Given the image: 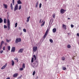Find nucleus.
Segmentation results:
<instances>
[{
  "label": "nucleus",
  "instance_id": "nucleus-1",
  "mask_svg": "<svg viewBox=\"0 0 79 79\" xmlns=\"http://www.w3.org/2000/svg\"><path fill=\"white\" fill-rule=\"evenodd\" d=\"M33 64H34V66L35 67L38 66H39V62L38 61V60H36L33 63Z\"/></svg>",
  "mask_w": 79,
  "mask_h": 79
},
{
  "label": "nucleus",
  "instance_id": "nucleus-2",
  "mask_svg": "<svg viewBox=\"0 0 79 79\" xmlns=\"http://www.w3.org/2000/svg\"><path fill=\"white\" fill-rule=\"evenodd\" d=\"M21 42V39L20 38H17L15 40V44H18V42Z\"/></svg>",
  "mask_w": 79,
  "mask_h": 79
},
{
  "label": "nucleus",
  "instance_id": "nucleus-3",
  "mask_svg": "<svg viewBox=\"0 0 79 79\" xmlns=\"http://www.w3.org/2000/svg\"><path fill=\"white\" fill-rule=\"evenodd\" d=\"M48 29H47V30L43 39H45V37H47V34H48Z\"/></svg>",
  "mask_w": 79,
  "mask_h": 79
},
{
  "label": "nucleus",
  "instance_id": "nucleus-4",
  "mask_svg": "<svg viewBox=\"0 0 79 79\" xmlns=\"http://www.w3.org/2000/svg\"><path fill=\"white\" fill-rule=\"evenodd\" d=\"M66 11V10H64L63 9H60V12L61 14H64V12Z\"/></svg>",
  "mask_w": 79,
  "mask_h": 79
},
{
  "label": "nucleus",
  "instance_id": "nucleus-5",
  "mask_svg": "<svg viewBox=\"0 0 79 79\" xmlns=\"http://www.w3.org/2000/svg\"><path fill=\"white\" fill-rule=\"evenodd\" d=\"M18 9V4H17L15 6L14 11H15L16 10H17Z\"/></svg>",
  "mask_w": 79,
  "mask_h": 79
},
{
  "label": "nucleus",
  "instance_id": "nucleus-6",
  "mask_svg": "<svg viewBox=\"0 0 79 79\" xmlns=\"http://www.w3.org/2000/svg\"><path fill=\"white\" fill-rule=\"evenodd\" d=\"M33 51L34 52H36L37 50V47H34L33 48Z\"/></svg>",
  "mask_w": 79,
  "mask_h": 79
},
{
  "label": "nucleus",
  "instance_id": "nucleus-7",
  "mask_svg": "<svg viewBox=\"0 0 79 79\" xmlns=\"http://www.w3.org/2000/svg\"><path fill=\"white\" fill-rule=\"evenodd\" d=\"M15 50L16 49L15 47H13L12 48V49L11 50V52H15Z\"/></svg>",
  "mask_w": 79,
  "mask_h": 79
},
{
  "label": "nucleus",
  "instance_id": "nucleus-8",
  "mask_svg": "<svg viewBox=\"0 0 79 79\" xmlns=\"http://www.w3.org/2000/svg\"><path fill=\"white\" fill-rule=\"evenodd\" d=\"M7 25L9 29L10 28V20H7Z\"/></svg>",
  "mask_w": 79,
  "mask_h": 79
},
{
  "label": "nucleus",
  "instance_id": "nucleus-9",
  "mask_svg": "<svg viewBox=\"0 0 79 79\" xmlns=\"http://www.w3.org/2000/svg\"><path fill=\"white\" fill-rule=\"evenodd\" d=\"M24 49L23 48H21L18 51V53H23V50Z\"/></svg>",
  "mask_w": 79,
  "mask_h": 79
},
{
  "label": "nucleus",
  "instance_id": "nucleus-10",
  "mask_svg": "<svg viewBox=\"0 0 79 79\" xmlns=\"http://www.w3.org/2000/svg\"><path fill=\"white\" fill-rule=\"evenodd\" d=\"M62 27H63V28L64 29H65V30L66 29V25L64 24H63L62 25Z\"/></svg>",
  "mask_w": 79,
  "mask_h": 79
},
{
  "label": "nucleus",
  "instance_id": "nucleus-11",
  "mask_svg": "<svg viewBox=\"0 0 79 79\" xmlns=\"http://www.w3.org/2000/svg\"><path fill=\"white\" fill-rule=\"evenodd\" d=\"M18 73H15L13 76V77H16L18 76Z\"/></svg>",
  "mask_w": 79,
  "mask_h": 79
},
{
  "label": "nucleus",
  "instance_id": "nucleus-12",
  "mask_svg": "<svg viewBox=\"0 0 79 79\" xmlns=\"http://www.w3.org/2000/svg\"><path fill=\"white\" fill-rule=\"evenodd\" d=\"M6 64L4 65L2 68L1 69H4L6 67Z\"/></svg>",
  "mask_w": 79,
  "mask_h": 79
},
{
  "label": "nucleus",
  "instance_id": "nucleus-13",
  "mask_svg": "<svg viewBox=\"0 0 79 79\" xmlns=\"http://www.w3.org/2000/svg\"><path fill=\"white\" fill-rule=\"evenodd\" d=\"M17 3L18 4H22V3L21 2V1L20 0H18V1H17Z\"/></svg>",
  "mask_w": 79,
  "mask_h": 79
},
{
  "label": "nucleus",
  "instance_id": "nucleus-14",
  "mask_svg": "<svg viewBox=\"0 0 79 79\" xmlns=\"http://www.w3.org/2000/svg\"><path fill=\"white\" fill-rule=\"evenodd\" d=\"M53 32L54 33L55 32H56V29L55 28H54L52 30Z\"/></svg>",
  "mask_w": 79,
  "mask_h": 79
},
{
  "label": "nucleus",
  "instance_id": "nucleus-15",
  "mask_svg": "<svg viewBox=\"0 0 79 79\" xmlns=\"http://www.w3.org/2000/svg\"><path fill=\"white\" fill-rule=\"evenodd\" d=\"M3 6H4L5 8L7 9V7H8V5H7L3 4Z\"/></svg>",
  "mask_w": 79,
  "mask_h": 79
},
{
  "label": "nucleus",
  "instance_id": "nucleus-16",
  "mask_svg": "<svg viewBox=\"0 0 79 79\" xmlns=\"http://www.w3.org/2000/svg\"><path fill=\"white\" fill-rule=\"evenodd\" d=\"M10 8L12 10H13V4H12V3H11L10 4Z\"/></svg>",
  "mask_w": 79,
  "mask_h": 79
},
{
  "label": "nucleus",
  "instance_id": "nucleus-17",
  "mask_svg": "<svg viewBox=\"0 0 79 79\" xmlns=\"http://www.w3.org/2000/svg\"><path fill=\"white\" fill-rule=\"evenodd\" d=\"M61 59H62V61H64V60H65V59H66V58H65V57L63 56L61 57Z\"/></svg>",
  "mask_w": 79,
  "mask_h": 79
},
{
  "label": "nucleus",
  "instance_id": "nucleus-18",
  "mask_svg": "<svg viewBox=\"0 0 79 79\" xmlns=\"http://www.w3.org/2000/svg\"><path fill=\"white\" fill-rule=\"evenodd\" d=\"M38 4H39V2L37 1V2L35 5L36 8H37V6H38Z\"/></svg>",
  "mask_w": 79,
  "mask_h": 79
},
{
  "label": "nucleus",
  "instance_id": "nucleus-19",
  "mask_svg": "<svg viewBox=\"0 0 79 79\" xmlns=\"http://www.w3.org/2000/svg\"><path fill=\"white\" fill-rule=\"evenodd\" d=\"M14 64H15V62H14V61L12 60V65L14 66Z\"/></svg>",
  "mask_w": 79,
  "mask_h": 79
},
{
  "label": "nucleus",
  "instance_id": "nucleus-20",
  "mask_svg": "<svg viewBox=\"0 0 79 79\" xmlns=\"http://www.w3.org/2000/svg\"><path fill=\"white\" fill-rule=\"evenodd\" d=\"M49 41L51 42V43H53V40L52 39H50L49 40Z\"/></svg>",
  "mask_w": 79,
  "mask_h": 79
},
{
  "label": "nucleus",
  "instance_id": "nucleus-21",
  "mask_svg": "<svg viewBox=\"0 0 79 79\" xmlns=\"http://www.w3.org/2000/svg\"><path fill=\"white\" fill-rule=\"evenodd\" d=\"M63 70H66V68L64 67H62Z\"/></svg>",
  "mask_w": 79,
  "mask_h": 79
},
{
  "label": "nucleus",
  "instance_id": "nucleus-22",
  "mask_svg": "<svg viewBox=\"0 0 79 79\" xmlns=\"http://www.w3.org/2000/svg\"><path fill=\"white\" fill-rule=\"evenodd\" d=\"M22 67L23 68H25V64H24V63H23V64L22 65Z\"/></svg>",
  "mask_w": 79,
  "mask_h": 79
},
{
  "label": "nucleus",
  "instance_id": "nucleus-23",
  "mask_svg": "<svg viewBox=\"0 0 79 79\" xmlns=\"http://www.w3.org/2000/svg\"><path fill=\"white\" fill-rule=\"evenodd\" d=\"M67 48H71V45L69 44L67 46Z\"/></svg>",
  "mask_w": 79,
  "mask_h": 79
},
{
  "label": "nucleus",
  "instance_id": "nucleus-24",
  "mask_svg": "<svg viewBox=\"0 0 79 79\" xmlns=\"http://www.w3.org/2000/svg\"><path fill=\"white\" fill-rule=\"evenodd\" d=\"M11 47H10V46H9L7 47V49L8 50H10V48Z\"/></svg>",
  "mask_w": 79,
  "mask_h": 79
},
{
  "label": "nucleus",
  "instance_id": "nucleus-25",
  "mask_svg": "<svg viewBox=\"0 0 79 79\" xmlns=\"http://www.w3.org/2000/svg\"><path fill=\"white\" fill-rule=\"evenodd\" d=\"M19 10H21V5H20L19 6Z\"/></svg>",
  "mask_w": 79,
  "mask_h": 79
},
{
  "label": "nucleus",
  "instance_id": "nucleus-26",
  "mask_svg": "<svg viewBox=\"0 0 79 79\" xmlns=\"http://www.w3.org/2000/svg\"><path fill=\"white\" fill-rule=\"evenodd\" d=\"M44 24H45V22H44L42 24H41V26H44Z\"/></svg>",
  "mask_w": 79,
  "mask_h": 79
},
{
  "label": "nucleus",
  "instance_id": "nucleus-27",
  "mask_svg": "<svg viewBox=\"0 0 79 79\" xmlns=\"http://www.w3.org/2000/svg\"><path fill=\"white\" fill-rule=\"evenodd\" d=\"M6 42H10V41H11V40H8V39H6Z\"/></svg>",
  "mask_w": 79,
  "mask_h": 79
},
{
  "label": "nucleus",
  "instance_id": "nucleus-28",
  "mask_svg": "<svg viewBox=\"0 0 79 79\" xmlns=\"http://www.w3.org/2000/svg\"><path fill=\"white\" fill-rule=\"evenodd\" d=\"M31 62L33 63L34 62V58L32 57L31 59Z\"/></svg>",
  "mask_w": 79,
  "mask_h": 79
},
{
  "label": "nucleus",
  "instance_id": "nucleus-29",
  "mask_svg": "<svg viewBox=\"0 0 79 79\" xmlns=\"http://www.w3.org/2000/svg\"><path fill=\"white\" fill-rule=\"evenodd\" d=\"M33 57L34 58H35V60H36V56H35V55H34L33 56Z\"/></svg>",
  "mask_w": 79,
  "mask_h": 79
},
{
  "label": "nucleus",
  "instance_id": "nucleus-30",
  "mask_svg": "<svg viewBox=\"0 0 79 79\" xmlns=\"http://www.w3.org/2000/svg\"><path fill=\"white\" fill-rule=\"evenodd\" d=\"M35 71H34L33 73V76H34V75H35Z\"/></svg>",
  "mask_w": 79,
  "mask_h": 79
},
{
  "label": "nucleus",
  "instance_id": "nucleus-31",
  "mask_svg": "<svg viewBox=\"0 0 79 79\" xmlns=\"http://www.w3.org/2000/svg\"><path fill=\"white\" fill-rule=\"evenodd\" d=\"M15 25V27H17V26H18V23H16Z\"/></svg>",
  "mask_w": 79,
  "mask_h": 79
},
{
  "label": "nucleus",
  "instance_id": "nucleus-32",
  "mask_svg": "<svg viewBox=\"0 0 79 79\" xmlns=\"http://www.w3.org/2000/svg\"><path fill=\"white\" fill-rule=\"evenodd\" d=\"M4 43V41H2L1 42V45H3V44Z\"/></svg>",
  "mask_w": 79,
  "mask_h": 79
},
{
  "label": "nucleus",
  "instance_id": "nucleus-33",
  "mask_svg": "<svg viewBox=\"0 0 79 79\" xmlns=\"http://www.w3.org/2000/svg\"><path fill=\"white\" fill-rule=\"evenodd\" d=\"M12 3H13V5H14L15 4V0H12Z\"/></svg>",
  "mask_w": 79,
  "mask_h": 79
},
{
  "label": "nucleus",
  "instance_id": "nucleus-34",
  "mask_svg": "<svg viewBox=\"0 0 79 79\" xmlns=\"http://www.w3.org/2000/svg\"><path fill=\"white\" fill-rule=\"evenodd\" d=\"M41 6H42V3H40V6H39L40 8H41Z\"/></svg>",
  "mask_w": 79,
  "mask_h": 79
},
{
  "label": "nucleus",
  "instance_id": "nucleus-35",
  "mask_svg": "<svg viewBox=\"0 0 79 79\" xmlns=\"http://www.w3.org/2000/svg\"><path fill=\"white\" fill-rule=\"evenodd\" d=\"M4 29H6V28H7V27L6 26L4 25Z\"/></svg>",
  "mask_w": 79,
  "mask_h": 79
},
{
  "label": "nucleus",
  "instance_id": "nucleus-36",
  "mask_svg": "<svg viewBox=\"0 0 79 79\" xmlns=\"http://www.w3.org/2000/svg\"><path fill=\"white\" fill-rule=\"evenodd\" d=\"M4 23L5 24H6V20H4Z\"/></svg>",
  "mask_w": 79,
  "mask_h": 79
},
{
  "label": "nucleus",
  "instance_id": "nucleus-37",
  "mask_svg": "<svg viewBox=\"0 0 79 79\" xmlns=\"http://www.w3.org/2000/svg\"><path fill=\"white\" fill-rule=\"evenodd\" d=\"M23 31L24 32H26V30L25 29H23Z\"/></svg>",
  "mask_w": 79,
  "mask_h": 79
},
{
  "label": "nucleus",
  "instance_id": "nucleus-38",
  "mask_svg": "<svg viewBox=\"0 0 79 79\" xmlns=\"http://www.w3.org/2000/svg\"><path fill=\"white\" fill-rule=\"evenodd\" d=\"M43 21L42 20H40V23H41L43 22Z\"/></svg>",
  "mask_w": 79,
  "mask_h": 79
},
{
  "label": "nucleus",
  "instance_id": "nucleus-39",
  "mask_svg": "<svg viewBox=\"0 0 79 79\" xmlns=\"http://www.w3.org/2000/svg\"><path fill=\"white\" fill-rule=\"evenodd\" d=\"M20 71H23V68H21L20 69Z\"/></svg>",
  "mask_w": 79,
  "mask_h": 79
},
{
  "label": "nucleus",
  "instance_id": "nucleus-40",
  "mask_svg": "<svg viewBox=\"0 0 79 79\" xmlns=\"http://www.w3.org/2000/svg\"><path fill=\"white\" fill-rule=\"evenodd\" d=\"M22 77V75H21L20 77H19L18 79H21V78Z\"/></svg>",
  "mask_w": 79,
  "mask_h": 79
},
{
  "label": "nucleus",
  "instance_id": "nucleus-41",
  "mask_svg": "<svg viewBox=\"0 0 79 79\" xmlns=\"http://www.w3.org/2000/svg\"><path fill=\"white\" fill-rule=\"evenodd\" d=\"M53 21V20H50V21L49 23H52V22Z\"/></svg>",
  "mask_w": 79,
  "mask_h": 79
},
{
  "label": "nucleus",
  "instance_id": "nucleus-42",
  "mask_svg": "<svg viewBox=\"0 0 79 79\" xmlns=\"http://www.w3.org/2000/svg\"><path fill=\"white\" fill-rule=\"evenodd\" d=\"M2 45H1V44L0 45V50H1V49H2Z\"/></svg>",
  "mask_w": 79,
  "mask_h": 79
},
{
  "label": "nucleus",
  "instance_id": "nucleus-43",
  "mask_svg": "<svg viewBox=\"0 0 79 79\" xmlns=\"http://www.w3.org/2000/svg\"><path fill=\"white\" fill-rule=\"evenodd\" d=\"M3 52V50L1 51L0 52V53L2 54V53Z\"/></svg>",
  "mask_w": 79,
  "mask_h": 79
},
{
  "label": "nucleus",
  "instance_id": "nucleus-44",
  "mask_svg": "<svg viewBox=\"0 0 79 79\" xmlns=\"http://www.w3.org/2000/svg\"><path fill=\"white\" fill-rule=\"evenodd\" d=\"M52 16L54 18H55V14L53 15Z\"/></svg>",
  "mask_w": 79,
  "mask_h": 79
},
{
  "label": "nucleus",
  "instance_id": "nucleus-45",
  "mask_svg": "<svg viewBox=\"0 0 79 79\" xmlns=\"http://www.w3.org/2000/svg\"><path fill=\"white\" fill-rule=\"evenodd\" d=\"M2 49H3V50H5V46L3 47Z\"/></svg>",
  "mask_w": 79,
  "mask_h": 79
},
{
  "label": "nucleus",
  "instance_id": "nucleus-46",
  "mask_svg": "<svg viewBox=\"0 0 79 79\" xmlns=\"http://www.w3.org/2000/svg\"><path fill=\"white\" fill-rule=\"evenodd\" d=\"M29 18H30V16H29V17H27V20H29Z\"/></svg>",
  "mask_w": 79,
  "mask_h": 79
},
{
  "label": "nucleus",
  "instance_id": "nucleus-47",
  "mask_svg": "<svg viewBox=\"0 0 79 79\" xmlns=\"http://www.w3.org/2000/svg\"><path fill=\"white\" fill-rule=\"evenodd\" d=\"M3 22V20H0V23H2Z\"/></svg>",
  "mask_w": 79,
  "mask_h": 79
},
{
  "label": "nucleus",
  "instance_id": "nucleus-48",
  "mask_svg": "<svg viewBox=\"0 0 79 79\" xmlns=\"http://www.w3.org/2000/svg\"><path fill=\"white\" fill-rule=\"evenodd\" d=\"M71 27L72 28L73 27H74V25H73L72 24L71 25Z\"/></svg>",
  "mask_w": 79,
  "mask_h": 79
},
{
  "label": "nucleus",
  "instance_id": "nucleus-49",
  "mask_svg": "<svg viewBox=\"0 0 79 79\" xmlns=\"http://www.w3.org/2000/svg\"><path fill=\"white\" fill-rule=\"evenodd\" d=\"M77 36H78V37H79V33H77Z\"/></svg>",
  "mask_w": 79,
  "mask_h": 79
},
{
  "label": "nucleus",
  "instance_id": "nucleus-50",
  "mask_svg": "<svg viewBox=\"0 0 79 79\" xmlns=\"http://www.w3.org/2000/svg\"><path fill=\"white\" fill-rule=\"evenodd\" d=\"M6 79H10V77H8Z\"/></svg>",
  "mask_w": 79,
  "mask_h": 79
},
{
  "label": "nucleus",
  "instance_id": "nucleus-51",
  "mask_svg": "<svg viewBox=\"0 0 79 79\" xmlns=\"http://www.w3.org/2000/svg\"><path fill=\"white\" fill-rule=\"evenodd\" d=\"M19 30H21V28L20 27H19Z\"/></svg>",
  "mask_w": 79,
  "mask_h": 79
},
{
  "label": "nucleus",
  "instance_id": "nucleus-52",
  "mask_svg": "<svg viewBox=\"0 0 79 79\" xmlns=\"http://www.w3.org/2000/svg\"><path fill=\"white\" fill-rule=\"evenodd\" d=\"M29 20H27V22H29Z\"/></svg>",
  "mask_w": 79,
  "mask_h": 79
},
{
  "label": "nucleus",
  "instance_id": "nucleus-53",
  "mask_svg": "<svg viewBox=\"0 0 79 79\" xmlns=\"http://www.w3.org/2000/svg\"><path fill=\"white\" fill-rule=\"evenodd\" d=\"M0 20H2V18H0Z\"/></svg>",
  "mask_w": 79,
  "mask_h": 79
},
{
  "label": "nucleus",
  "instance_id": "nucleus-54",
  "mask_svg": "<svg viewBox=\"0 0 79 79\" xmlns=\"http://www.w3.org/2000/svg\"><path fill=\"white\" fill-rule=\"evenodd\" d=\"M17 58H16V59H15V60H17Z\"/></svg>",
  "mask_w": 79,
  "mask_h": 79
},
{
  "label": "nucleus",
  "instance_id": "nucleus-55",
  "mask_svg": "<svg viewBox=\"0 0 79 79\" xmlns=\"http://www.w3.org/2000/svg\"><path fill=\"white\" fill-rule=\"evenodd\" d=\"M68 19L69 20V19H70V18H68Z\"/></svg>",
  "mask_w": 79,
  "mask_h": 79
},
{
  "label": "nucleus",
  "instance_id": "nucleus-56",
  "mask_svg": "<svg viewBox=\"0 0 79 79\" xmlns=\"http://www.w3.org/2000/svg\"><path fill=\"white\" fill-rule=\"evenodd\" d=\"M4 20H6V19L5 18V19H4Z\"/></svg>",
  "mask_w": 79,
  "mask_h": 79
},
{
  "label": "nucleus",
  "instance_id": "nucleus-57",
  "mask_svg": "<svg viewBox=\"0 0 79 79\" xmlns=\"http://www.w3.org/2000/svg\"><path fill=\"white\" fill-rule=\"evenodd\" d=\"M69 34H70L69 33H68V35H69Z\"/></svg>",
  "mask_w": 79,
  "mask_h": 79
},
{
  "label": "nucleus",
  "instance_id": "nucleus-58",
  "mask_svg": "<svg viewBox=\"0 0 79 79\" xmlns=\"http://www.w3.org/2000/svg\"><path fill=\"white\" fill-rule=\"evenodd\" d=\"M7 14L8 15V12L7 13Z\"/></svg>",
  "mask_w": 79,
  "mask_h": 79
},
{
  "label": "nucleus",
  "instance_id": "nucleus-59",
  "mask_svg": "<svg viewBox=\"0 0 79 79\" xmlns=\"http://www.w3.org/2000/svg\"><path fill=\"white\" fill-rule=\"evenodd\" d=\"M7 52H8V51H7Z\"/></svg>",
  "mask_w": 79,
  "mask_h": 79
},
{
  "label": "nucleus",
  "instance_id": "nucleus-60",
  "mask_svg": "<svg viewBox=\"0 0 79 79\" xmlns=\"http://www.w3.org/2000/svg\"><path fill=\"white\" fill-rule=\"evenodd\" d=\"M7 20H9V19H8Z\"/></svg>",
  "mask_w": 79,
  "mask_h": 79
},
{
  "label": "nucleus",
  "instance_id": "nucleus-61",
  "mask_svg": "<svg viewBox=\"0 0 79 79\" xmlns=\"http://www.w3.org/2000/svg\"><path fill=\"white\" fill-rule=\"evenodd\" d=\"M2 38V37H1V39Z\"/></svg>",
  "mask_w": 79,
  "mask_h": 79
},
{
  "label": "nucleus",
  "instance_id": "nucleus-62",
  "mask_svg": "<svg viewBox=\"0 0 79 79\" xmlns=\"http://www.w3.org/2000/svg\"><path fill=\"white\" fill-rule=\"evenodd\" d=\"M46 0V1H47V0Z\"/></svg>",
  "mask_w": 79,
  "mask_h": 79
}]
</instances>
